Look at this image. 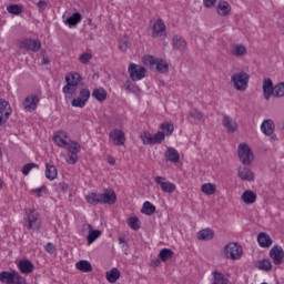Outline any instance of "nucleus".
<instances>
[{
    "mask_svg": "<svg viewBox=\"0 0 284 284\" xmlns=\"http://www.w3.org/2000/svg\"><path fill=\"white\" fill-rule=\"evenodd\" d=\"M144 65L150 68V70H156L161 74H168L170 72V63L163 59H156L152 55H146L143 59Z\"/></svg>",
    "mask_w": 284,
    "mask_h": 284,
    "instance_id": "f257e3e1",
    "label": "nucleus"
},
{
    "mask_svg": "<svg viewBox=\"0 0 284 284\" xmlns=\"http://www.w3.org/2000/svg\"><path fill=\"white\" fill-rule=\"evenodd\" d=\"M81 74L74 72V73H69L65 75V82L67 84L62 88V92L64 94H74L77 92V88L79 83H81Z\"/></svg>",
    "mask_w": 284,
    "mask_h": 284,
    "instance_id": "f03ea898",
    "label": "nucleus"
},
{
    "mask_svg": "<svg viewBox=\"0 0 284 284\" xmlns=\"http://www.w3.org/2000/svg\"><path fill=\"white\" fill-rule=\"evenodd\" d=\"M231 83H233V88L239 92H245L247 90V83H250V74L244 71L234 73L231 77Z\"/></svg>",
    "mask_w": 284,
    "mask_h": 284,
    "instance_id": "7ed1b4c3",
    "label": "nucleus"
},
{
    "mask_svg": "<svg viewBox=\"0 0 284 284\" xmlns=\"http://www.w3.org/2000/svg\"><path fill=\"white\" fill-rule=\"evenodd\" d=\"M237 154L243 165H252V161H254V153L252 152V149H250V145L241 143L237 146Z\"/></svg>",
    "mask_w": 284,
    "mask_h": 284,
    "instance_id": "20e7f679",
    "label": "nucleus"
},
{
    "mask_svg": "<svg viewBox=\"0 0 284 284\" xmlns=\"http://www.w3.org/2000/svg\"><path fill=\"white\" fill-rule=\"evenodd\" d=\"M69 154L67 156V163H70V165H75L79 161V152H81V144H79L77 141H71L65 145Z\"/></svg>",
    "mask_w": 284,
    "mask_h": 284,
    "instance_id": "39448f33",
    "label": "nucleus"
},
{
    "mask_svg": "<svg viewBox=\"0 0 284 284\" xmlns=\"http://www.w3.org/2000/svg\"><path fill=\"white\" fill-rule=\"evenodd\" d=\"M224 252L226 254V258L239 261L243 255V247L239 245V243L232 242L224 247Z\"/></svg>",
    "mask_w": 284,
    "mask_h": 284,
    "instance_id": "423d86ee",
    "label": "nucleus"
},
{
    "mask_svg": "<svg viewBox=\"0 0 284 284\" xmlns=\"http://www.w3.org/2000/svg\"><path fill=\"white\" fill-rule=\"evenodd\" d=\"M18 48L20 50H28V52H39L41 50V41L24 38L20 40Z\"/></svg>",
    "mask_w": 284,
    "mask_h": 284,
    "instance_id": "0eeeda50",
    "label": "nucleus"
},
{
    "mask_svg": "<svg viewBox=\"0 0 284 284\" xmlns=\"http://www.w3.org/2000/svg\"><path fill=\"white\" fill-rule=\"evenodd\" d=\"M145 72H148V70L142 65L132 63L129 67V74L132 81H141V79H144Z\"/></svg>",
    "mask_w": 284,
    "mask_h": 284,
    "instance_id": "6e6552de",
    "label": "nucleus"
},
{
    "mask_svg": "<svg viewBox=\"0 0 284 284\" xmlns=\"http://www.w3.org/2000/svg\"><path fill=\"white\" fill-rule=\"evenodd\" d=\"M88 99H90V89H82L79 93V97L72 100L71 105L73 108H85Z\"/></svg>",
    "mask_w": 284,
    "mask_h": 284,
    "instance_id": "1a4fd4ad",
    "label": "nucleus"
},
{
    "mask_svg": "<svg viewBox=\"0 0 284 284\" xmlns=\"http://www.w3.org/2000/svg\"><path fill=\"white\" fill-rule=\"evenodd\" d=\"M109 139L112 141L113 145H125V133L123 130L114 129L109 133Z\"/></svg>",
    "mask_w": 284,
    "mask_h": 284,
    "instance_id": "9d476101",
    "label": "nucleus"
},
{
    "mask_svg": "<svg viewBox=\"0 0 284 284\" xmlns=\"http://www.w3.org/2000/svg\"><path fill=\"white\" fill-rule=\"evenodd\" d=\"M10 114H12L10 103L6 100H0V128L10 119Z\"/></svg>",
    "mask_w": 284,
    "mask_h": 284,
    "instance_id": "9b49d317",
    "label": "nucleus"
},
{
    "mask_svg": "<svg viewBox=\"0 0 284 284\" xmlns=\"http://www.w3.org/2000/svg\"><path fill=\"white\" fill-rule=\"evenodd\" d=\"M155 183L160 185L162 192H165L166 194H172L176 191V184L172 182H166L165 178L163 176H156Z\"/></svg>",
    "mask_w": 284,
    "mask_h": 284,
    "instance_id": "f8f14e48",
    "label": "nucleus"
},
{
    "mask_svg": "<svg viewBox=\"0 0 284 284\" xmlns=\"http://www.w3.org/2000/svg\"><path fill=\"white\" fill-rule=\"evenodd\" d=\"M39 95L31 94L24 99L22 105L27 112H34V110H37V105H39Z\"/></svg>",
    "mask_w": 284,
    "mask_h": 284,
    "instance_id": "ddd939ff",
    "label": "nucleus"
},
{
    "mask_svg": "<svg viewBox=\"0 0 284 284\" xmlns=\"http://www.w3.org/2000/svg\"><path fill=\"white\" fill-rule=\"evenodd\" d=\"M222 125L231 134H234V132L239 130V123H236V120L227 114H223Z\"/></svg>",
    "mask_w": 284,
    "mask_h": 284,
    "instance_id": "4468645a",
    "label": "nucleus"
},
{
    "mask_svg": "<svg viewBox=\"0 0 284 284\" xmlns=\"http://www.w3.org/2000/svg\"><path fill=\"white\" fill-rule=\"evenodd\" d=\"M116 203V194L114 191L106 190L100 194V205H114Z\"/></svg>",
    "mask_w": 284,
    "mask_h": 284,
    "instance_id": "2eb2a0df",
    "label": "nucleus"
},
{
    "mask_svg": "<svg viewBox=\"0 0 284 284\" xmlns=\"http://www.w3.org/2000/svg\"><path fill=\"white\" fill-rule=\"evenodd\" d=\"M274 120H264L261 125V131L266 136H271L272 141H276V135L274 134Z\"/></svg>",
    "mask_w": 284,
    "mask_h": 284,
    "instance_id": "dca6fc26",
    "label": "nucleus"
},
{
    "mask_svg": "<svg viewBox=\"0 0 284 284\" xmlns=\"http://www.w3.org/2000/svg\"><path fill=\"white\" fill-rule=\"evenodd\" d=\"M270 256L273 258L275 265H282L284 258V251L281 246H273L270 251Z\"/></svg>",
    "mask_w": 284,
    "mask_h": 284,
    "instance_id": "f3484780",
    "label": "nucleus"
},
{
    "mask_svg": "<svg viewBox=\"0 0 284 284\" xmlns=\"http://www.w3.org/2000/svg\"><path fill=\"white\" fill-rule=\"evenodd\" d=\"M28 230H40L41 222H39V213L36 211H30L28 214Z\"/></svg>",
    "mask_w": 284,
    "mask_h": 284,
    "instance_id": "a211bd4d",
    "label": "nucleus"
},
{
    "mask_svg": "<svg viewBox=\"0 0 284 284\" xmlns=\"http://www.w3.org/2000/svg\"><path fill=\"white\" fill-rule=\"evenodd\" d=\"M262 90L264 93V99L270 101V99L274 95V82H272V79L265 78L263 80Z\"/></svg>",
    "mask_w": 284,
    "mask_h": 284,
    "instance_id": "6ab92c4d",
    "label": "nucleus"
},
{
    "mask_svg": "<svg viewBox=\"0 0 284 284\" xmlns=\"http://www.w3.org/2000/svg\"><path fill=\"white\" fill-rule=\"evenodd\" d=\"M173 50H179L180 52H185L187 50V41L183 36H174L172 39Z\"/></svg>",
    "mask_w": 284,
    "mask_h": 284,
    "instance_id": "aec40b11",
    "label": "nucleus"
},
{
    "mask_svg": "<svg viewBox=\"0 0 284 284\" xmlns=\"http://www.w3.org/2000/svg\"><path fill=\"white\" fill-rule=\"evenodd\" d=\"M165 23L163 20L159 19L156 22L153 24V33L152 37L153 39H156L159 37H165Z\"/></svg>",
    "mask_w": 284,
    "mask_h": 284,
    "instance_id": "412c9836",
    "label": "nucleus"
},
{
    "mask_svg": "<svg viewBox=\"0 0 284 284\" xmlns=\"http://www.w3.org/2000/svg\"><path fill=\"white\" fill-rule=\"evenodd\" d=\"M68 139L69 135L65 131H58L53 136L54 143H57L59 148H65L68 145Z\"/></svg>",
    "mask_w": 284,
    "mask_h": 284,
    "instance_id": "4be33fe9",
    "label": "nucleus"
},
{
    "mask_svg": "<svg viewBox=\"0 0 284 284\" xmlns=\"http://www.w3.org/2000/svg\"><path fill=\"white\" fill-rule=\"evenodd\" d=\"M21 274H32L34 272V264L29 260H21L18 264Z\"/></svg>",
    "mask_w": 284,
    "mask_h": 284,
    "instance_id": "5701e85b",
    "label": "nucleus"
},
{
    "mask_svg": "<svg viewBox=\"0 0 284 284\" xmlns=\"http://www.w3.org/2000/svg\"><path fill=\"white\" fill-rule=\"evenodd\" d=\"M230 12H232V7L230 6V2L221 0L217 4V14H220V17H227Z\"/></svg>",
    "mask_w": 284,
    "mask_h": 284,
    "instance_id": "b1692460",
    "label": "nucleus"
},
{
    "mask_svg": "<svg viewBox=\"0 0 284 284\" xmlns=\"http://www.w3.org/2000/svg\"><path fill=\"white\" fill-rule=\"evenodd\" d=\"M241 199L246 205H252L253 203H256V193L246 190L243 192Z\"/></svg>",
    "mask_w": 284,
    "mask_h": 284,
    "instance_id": "393cba45",
    "label": "nucleus"
},
{
    "mask_svg": "<svg viewBox=\"0 0 284 284\" xmlns=\"http://www.w3.org/2000/svg\"><path fill=\"white\" fill-rule=\"evenodd\" d=\"M45 178L49 179V181H54L57 176H59V170H57V166L50 163L45 164Z\"/></svg>",
    "mask_w": 284,
    "mask_h": 284,
    "instance_id": "a878e982",
    "label": "nucleus"
},
{
    "mask_svg": "<svg viewBox=\"0 0 284 284\" xmlns=\"http://www.w3.org/2000/svg\"><path fill=\"white\" fill-rule=\"evenodd\" d=\"M165 159L171 161V163H179L181 155L179 154V151L174 148H169L168 151L164 154Z\"/></svg>",
    "mask_w": 284,
    "mask_h": 284,
    "instance_id": "bb28decb",
    "label": "nucleus"
},
{
    "mask_svg": "<svg viewBox=\"0 0 284 284\" xmlns=\"http://www.w3.org/2000/svg\"><path fill=\"white\" fill-rule=\"evenodd\" d=\"M239 176L242 181H254V173L247 168L240 166Z\"/></svg>",
    "mask_w": 284,
    "mask_h": 284,
    "instance_id": "cd10ccee",
    "label": "nucleus"
},
{
    "mask_svg": "<svg viewBox=\"0 0 284 284\" xmlns=\"http://www.w3.org/2000/svg\"><path fill=\"white\" fill-rule=\"evenodd\" d=\"M196 236L199 241H212L214 239V231L212 229H203L197 232Z\"/></svg>",
    "mask_w": 284,
    "mask_h": 284,
    "instance_id": "c85d7f7f",
    "label": "nucleus"
},
{
    "mask_svg": "<svg viewBox=\"0 0 284 284\" xmlns=\"http://www.w3.org/2000/svg\"><path fill=\"white\" fill-rule=\"evenodd\" d=\"M257 242L261 247H271L272 237H270V235L266 233H260L257 235Z\"/></svg>",
    "mask_w": 284,
    "mask_h": 284,
    "instance_id": "c756f323",
    "label": "nucleus"
},
{
    "mask_svg": "<svg viewBox=\"0 0 284 284\" xmlns=\"http://www.w3.org/2000/svg\"><path fill=\"white\" fill-rule=\"evenodd\" d=\"M119 278H121V271H119V268L113 267L106 272V281H109V283H116Z\"/></svg>",
    "mask_w": 284,
    "mask_h": 284,
    "instance_id": "7c9ffc66",
    "label": "nucleus"
},
{
    "mask_svg": "<svg viewBox=\"0 0 284 284\" xmlns=\"http://www.w3.org/2000/svg\"><path fill=\"white\" fill-rule=\"evenodd\" d=\"M187 121H190V123H199V121H203V113L193 109L189 113Z\"/></svg>",
    "mask_w": 284,
    "mask_h": 284,
    "instance_id": "2f4dec72",
    "label": "nucleus"
},
{
    "mask_svg": "<svg viewBox=\"0 0 284 284\" xmlns=\"http://www.w3.org/2000/svg\"><path fill=\"white\" fill-rule=\"evenodd\" d=\"M0 281L1 283H7V284L14 283V271L12 272L2 271L0 273Z\"/></svg>",
    "mask_w": 284,
    "mask_h": 284,
    "instance_id": "473e14b6",
    "label": "nucleus"
},
{
    "mask_svg": "<svg viewBox=\"0 0 284 284\" xmlns=\"http://www.w3.org/2000/svg\"><path fill=\"white\" fill-rule=\"evenodd\" d=\"M213 282L212 284H230V280L225 278V275L219 271H214L213 273Z\"/></svg>",
    "mask_w": 284,
    "mask_h": 284,
    "instance_id": "72a5a7b5",
    "label": "nucleus"
},
{
    "mask_svg": "<svg viewBox=\"0 0 284 284\" xmlns=\"http://www.w3.org/2000/svg\"><path fill=\"white\" fill-rule=\"evenodd\" d=\"M154 212H156V206H154V204H152V202H144L143 206L141 209V213L145 214L146 216H152V214H154Z\"/></svg>",
    "mask_w": 284,
    "mask_h": 284,
    "instance_id": "f704fd0d",
    "label": "nucleus"
},
{
    "mask_svg": "<svg viewBox=\"0 0 284 284\" xmlns=\"http://www.w3.org/2000/svg\"><path fill=\"white\" fill-rule=\"evenodd\" d=\"M93 99H97V101H105L108 99V91L103 88L94 89L92 91Z\"/></svg>",
    "mask_w": 284,
    "mask_h": 284,
    "instance_id": "c9c22d12",
    "label": "nucleus"
},
{
    "mask_svg": "<svg viewBox=\"0 0 284 284\" xmlns=\"http://www.w3.org/2000/svg\"><path fill=\"white\" fill-rule=\"evenodd\" d=\"M77 270L80 272H92V264L85 260H81L75 264Z\"/></svg>",
    "mask_w": 284,
    "mask_h": 284,
    "instance_id": "e433bc0d",
    "label": "nucleus"
},
{
    "mask_svg": "<svg viewBox=\"0 0 284 284\" xmlns=\"http://www.w3.org/2000/svg\"><path fill=\"white\" fill-rule=\"evenodd\" d=\"M172 256H174V251H172V248H162L159 254V257L163 263L170 261Z\"/></svg>",
    "mask_w": 284,
    "mask_h": 284,
    "instance_id": "4c0bfd02",
    "label": "nucleus"
},
{
    "mask_svg": "<svg viewBox=\"0 0 284 284\" xmlns=\"http://www.w3.org/2000/svg\"><path fill=\"white\" fill-rule=\"evenodd\" d=\"M85 201L90 205H99V204H101L100 194H97V193H89L88 195H85Z\"/></svg>",
    "mask_w": 284,
    "mask_h": 284,
    "instance_id": "58836bf2",
    "label": "nucleus"
},
{
    "mask_svg": "<svg viewBox=\"0 0 284 284\" xmlns=\"http://www.w3.org/2000/svg\"><path fill=\"white\" fill-rule=\"evenodd\" d=\"M132 45V41L130 40V37L124 36L119 43V49L121 52H128V49Z\"/></svg>",
    "mask_w": 284,
    "mask_h": 284,
    "instance_id": "ea45409f",
    "label": "nucleus"
},
{
    "mask_svg": "<svg viewBox=\"0 0 284 284\" xmlns=\"http://www.w3.org/2000/svg\"><path fill=\"white\" fill-rule=\"evenodd\" d=\"M81 21V13L77 12V13H73L71 17H69L67 20H65V23L67 26H70V28L77 26L78 23H80Z\"/></svg>",
    "mask_w": 284,
    "mask_h": 284,
    "instance_id": "a19ab883",
    "label": "nucleus"
},
{
    "mask_svg": "<svg viewBox=\"0 0 284 284\" xmlns=\"http://www.w3.org/2000/svg\"><path fill=\"white\" fill-rule=\"evenodd\" d=\"M201 191L203 194H207V196H212L216 192V185L212 183H205L202 185Z\"/></svg>",
    "mask_w": 284,
    "mask_h": 284,
    "instance_id": "79ce46f5",
    "label": "nucleus"
},
{
    "mask_svg": "<svg viewBox=\"0 0 284 284\" xmlns=\"http://www.w3.org/2000/svg\"><path fill=\"white\" fill-rule=\"evenodd\" d=\"M232 54L234 57H244V54H247V48L243 44H239L232 48Z\"/></svg>",
    "mask_w": 284,
    "mask_h": 284,
    "instance_id": "37998d69",
    "label": "nucleus"
},
{
    "mask_svg": "<svg viewBox=\"0 0 284 284\" xmlns=\"http://www.w3.org/2000/svg\"><path fill=\"white\" fill-rule=\"evenodd\" d=\"M161 130L166 134V136H172L174 133V123L172 122H163L161 124Z\"/></svg>",
    "mask_w": 284,
    "mask_h": 284,
    "instance_id": "c03bdc74",
    "label": "nucleus"
},
{
    "mask_svg": "<svg viewBox=\"0 0 284 284\" xmlns=\"http://www.w3.org/2000/svg\"><path fill=\"white\" fill-rule=\"evenodd\" d=\"M273 97H275V99L284 97V82H278L274 85Z\"/></svg>",
    "mask_w": 284,
    "mask_h": 284,
    "instance_id": "a18cd8bd",
    "label": "nucleus"
},
{
    "mask_svg": "<svg viewBox=\"0 0 284 284\" xmlns=\"http://www.w3.org/2000/svg\"><path fill=\"white\" fill-rule=\"evenodd\" d=\"M99 236H101L100 230H91L87 237L89 245H92V243H94V241H97V239H99Z\"/></svg>",
    "mask_w": 284,
    "mask_h": 284,
    "instance_id": "49530a36",
    "label": "nucleus"
},
{
    "mask_svg": "<svg viewBox=\"0 0 284 284\" xmlns=\"http://www.w3.org/2000/svg\"><path fill=\"white\" fill-rule=\"evenodd\" d=\"M140 139L144 145H154L153 135H151L150 132H143Z\"/></svg>",
    "mask_w": 284,
    "mask_h": 284,
    "instance_id": "de8ad7c7",
    "label": "nucleus"
},
{
    "mask_svg": "<svg viewBox=\"0 0 284 284\" xmlns=\"http://www.w3.org/2000/svg\"><path fill=\"white\" fill-rule=\"evenodd\" d=\"M258 270H262L263 272L272 271V262L270 260H261L258 262Z\"/></svg>",
    "mask_w": 284,
    "mask_h": 284,
    "instance_id": "09e8293b",
    "label": "nucleus"
},
{
    "mask_svg": "<svg viewBox=\"0 0 284 284\" xmlns=\"http://www.w3.org/2000/svg\"><path fill=\"white\" fill-rule=\"evenodd\" d=\"M7 11L9 12V14H21V12H23V8L19 4H11L9 7H7Z\"/></svg>",
    "mask_w": 284,
    "mask_h": 284,
    "instance_id": "8fccbe9b",
    "label": "nucleus"
},
{
    "mask_svg": "<svg viewBox=\"0 0 284 284\" xmlns=\"http://www.w3.org/2000/svg\"><path fill=\"white\" fill-rule=\"evenodd\" d=\"M124 88H125V90H128L129 92H133V94H138V92H141V89H139V88L136 87V83H134V82L126 81V82L124 83Z\"/></svg>",
    "mask_w": 284,
    "mask_h": 284,
    "instance_id": "3c124183",
    "label": "nucleus"
},
{
    "mask_svg": "<svg viewBox=\"0 0 284 284\" xmlns=\"http://www.w3.org/2000/svg\"><path fill=\"white\" fill-rule=\"evenodd\" d=\"M163 141H165L164 132L159 131L153 135V145L161 144V143H163Z\"/></svg>",
    "mask_w": 284,
    "mask_h": 284,
    "instance_id": "603ef678",
    "label": "nucleus"
},
{
    "mask_svg": "<svg viewBox=\"0 0 284 284\" xmlns=\"http://www.w3.org/2000/svg\"><path fill=\"white\" fill-rule=\"evenodd\" d=\"M34 168H39V164L37 163H28L22 168V174H24V176H28L30 174V172L32 171V169Z\"/></svg>",
    "mask_w": 284,
    "mask_h": 284,
    "instance_id": "864d4df0",
    "label": "nucleus"
},
{
    "mask_svg": "<svg viewBox=\"0 0 284 284\" xmlns=\"http://www.w3.org/2000/svg\"><path fill=\"white\" fill-rule=\"evenodd\" d=\"M12 284H26V277L21 276L19 272L13 271V283Z\"/></svg>",
    "mask_w": 284,
    "mask_h": 284,
    "instance_id": "5fc2aeb1",
    "label": "nucleus"
},
{
    "mask_svg": "<svg viewBox=\"0 0 284 284\" xmlns=\"http://www.w3.org/2000/svg\"><path fill=\"white\" fill-rule=\"evenodd\" d=\"M91 60H92V54L88 52L82 53L79 58L80 63H82L83 65L90 63Z\"/></svg>",
    "mask_w": 284,
    "mask_h": 284,
    "instance_id": "6e6d98bb",
    "label": "nucleus"
},
{
    "mask_svg": "<svg viewBox=\"0 0 284 284\" xmlns=\"http://www.w3.org/2000/svg\"><path fill=\"white\" fill-rule=\"evenodd\" d=\"M129 225L131 230H140L141 225L139 224V217H130L129 219Z\"/></svg>",
    "mask_w": 284,
    "mask_h": 284,
    "instance_id": "4d7b16f0",
    "label": "nucleus"
},
{
    "mask_svg": "<svg viewBox=\"0 0 284 284\" xmlns=\"http://www.w3.org/2000/svg\"><path fill=\"white\" fill-rule=\"evenodd\" d=\"M205 8H214L216 6V0H203Z\"/></svg>",
    "mask_w": 284,
    "mask_h": 284,
    "instance_id": "13d9d810",
    "label": "nucleus"
},
{
    "mask_svg": "<svg viewBox=\"0 0 284 284\" xmlns=\"http://www.w3.org/2000/svg\"><path fill=\"white\" fill-rule=\"evenodd\" d=\"M45 252H48L49 254H54V244L48 243L45 245Z\"/></svg>",
    "mask_w": 284,
    "mask_h": 284,
    "instance_id": "bf43d9fd",
    "label": "nucleus"
},
{
    "mask_svg": "<svg viewBox=\"0 0 284 284\" xmlns=\"http://www.w3.org/2000/svg\"><path fill=\"white\" fill-rule=\"evenodd\" d=\"M38 8L40 10H45V8H48V2H45L44 0H40L38 3H37Z\"/></svg>",
    "mask_w": 284,
    "mask_h": 284,
    "instance_id": "052dcab7",
    "label": "nucleus"
},
{
    "mask_svg": "<svg viewBox=\"0 0 284 284\" xmlns=\"http://www.w3.org/2000/svg\"><path fill=\"white\" fill-rule=\"evenodd\" d=\"M68 187H69L68 183L65 182L59 183V190H61V192H68Z\"/></svg>",
    "mask_w": 284,
    "mask_h": 284,
    "instance_id": "680f3d73",
    "label": "nucleus"
},
{
    "mask_svg": "<svg viewBox=\"0 0 284 284\" xmlns=\"http://www.w3.org/2000/svg\"><path fill=\"white\" fill-rule=\"evenodd\" d=\"M45 190H47L45 186H42V187L33 190V192H34V194H37L38 197H41V193L45 192Z\"/></svg>",
    "mask_w": 284,
    "mask_h": 284,
    "instance_id": "e2e57ef3",
    "label": "nucleus"
},
{
    "mask_svg": "<svg viewBox=\"0 0 284 284\" xmlns=\"http://www.w3.org/2000/svg\"><path fill=\"white\" fill-rule=\"evenodd\" d=\"M42 63L43 65H48V63H50V58L43 55Z\"/></svg>",
    "mask_w": 284,
    "mask_h": 284,
    "instance_id": "0e129e2a",
    "label": "nucleus"
},
{
    "mask_svg": "<svg viewBox=\"0 0 284 284\" xmlns=\"http://www.w3.org/2000/svg\"><path fill=\"white\" fill-rule=\"evenodd\" d=\"M152 265H153L154 267L161 265V260H159V258L154 260V261L152 262Z\"/></svg>",
    "mask_w": 284,
    "mask_h": 284,
    "instance_id": "69168bd1",
    "label": "nucleus"
},
{
    "mask_svg": "<svg viewBox=\"0 0 284 284\" xmlns=\"http://www.w3.org/2000/svg\"><path fill=\"white\" fill-rule=\"evenodd\" d=\"M119 243H120V245L125 244V237H119Z\"/></svg>",
    "mask_w": 284,
    "mask_h": 284,
    "instance_id": "338daca9",
    "label": "nucleus"
},
{
    "mask_svg": "<svg viewBox=\"0 0 284 284\" xmlns=\"http://www.w3.org/2000/svg\"><path fill=\"white\" fill-rule=\"evenodd\" d=\"M109 163H110L111 165H114V160H110Z\"/></svg>",
    "mask_w": 284,
    "mask_h": 284,
    "instance_id": "774afa93",
    "label": "nucleus"
}]
</instances>
